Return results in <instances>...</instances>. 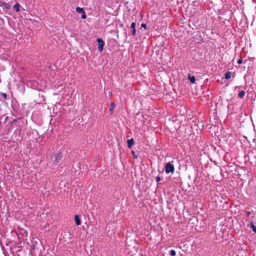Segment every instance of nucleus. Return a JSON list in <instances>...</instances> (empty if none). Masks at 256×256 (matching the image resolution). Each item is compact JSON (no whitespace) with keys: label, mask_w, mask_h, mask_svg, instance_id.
<instances>
[{"label":"nucleus","mask_w":256,"mask_h":256,"mask_svg":"<svg viewBox=\"0 0 256 256\" xmlns=\"http://www.w3.org/2000/svg\"><path fill=\"white\" fill-rule=\"evenodd\" d=\"M62 158V153L60 152L53 154L51 156V160L54 166H56Z\"/></svg>","instance_id":"1"},{"label":"nucleus","mask_w":256,"mask_h":256,"mask_svg":"<svg viewBox=\"0 0 256 256\" xmlns=\"http://www.w3.org/2000/svg\"><path fill=\"white\" fill-rule=\"evenodd\" d=\"M166 172L168 174L170 172L173 173L174 171V165L170 162H168L165 166Z\"/></svg>","instance_id":"2"},{"label":"nucleus","mask_w":256,"mask_h":256,"mask_svg":"<svg viewBox=\"0 0 256 256\" xmlns=\"http://www.w3.org/2000/svg\"><path fill=\"white\" fill-rule=\"evenodd\" d=\"M96 41L98 42V50L100 52H102L103 50V48L104 44V43L102 39L100 38H98L96 40Z\"/></svg>","instance_id":"3"},{"label":"nucleus","mask_w":256,"mask_h":256,"mask_svg":"<svg viewBox=\"0 0 256 256\" xmlns=\"http://www.w3.org/2000/svg\"><path fill=\"white\" fill-rule=\"evenodd\" d=\"M136 24L135 22H132L131 24V28L132 29V35L133 36H134L136 34Z\"/></svg>","instance_id":"4"},{"label":"nucleus","mask_w":256,"mask_h":256,"mask_svg":"<svg viewBox=\"0 0 256 256\" xmlns=\"http://www.w3.org/2000/svg\"><path fill=\"white\" fill-rule=\"evenodd\" d=\"M4 6L6 9H9L10 8V5L9 4L0 0V6Z\"/></svg>","instance_id":"5"},{"label":"nucleus","mask_w":256,"mask_h":256,"mask_svg":"<svg viewBox=\"0 0 256 256\" xmlns=\"http://www.w3.org/2000/svg\"><path fill=\"white\" fill-rule=\"evenodd\" d=\"M128 146V148H131L134 144V138H130L127 140Z\"/></svg>","instance_id":"6"},{"label":"nucleus","mask_w":256,"mask_h":256,"mask_svg":"<svg viewBox=\"0 0 256 256\" xmlns=\"http://www.w3.org/2000/svg\"><path fill=\"white\" fill-rule=\"evenodd\" d=\"M114 108H115V104L114 102H111V103L110 104V107L109 108V110L110 112V114H113Z\"/></svg>","instance_id":"7"},{"label":"nucleus","mask_w":256,"mask_h":256,"mask_svg":"<svg viewBox=\"0 0 256 256\" xmlns=\"http://www.w3.org/2000/svg\"><path fill=\"white\" fill-rule=\"evenodd\" d=\"M74 220L77 226H79L81 224V220L78 215L76 214L74 216Z\"/></svg>","instance_id":"8"},{"label":"nucleus","mask_w":256,"mask_h":256,"mask_svg":"<svg viewBox=\"0 0 256 256\" xmlns=\"http://www.w3.org/2000/svg\"><path fill=\"white\" fill-rule=\"evenodd\" d=\"M188 79L191 83L194 84L196 82V78L194 76H191L190 74H189L188 76Z\"/></svg>","instance_id":"9"},{"label":"nucleus","mask_w":256,"mask_h":256,"mask_svg":"<svg viewBox=\"0 0 256 256\" xmlns=\"http://www.w3.org/2000/svg\"><path fill=\"white\" fill-rule=\"evenodd\" d=\"M20 4L17 2L14 6V9L16 10V12H18L20 11Z\"/></svg>","instance_id":"10"},{"label":"nucleus","mask_w":256,"mask_h":256,"mask_svg":"<svg viewBox=\"0 0 256 256\" xmlns=\"http://www.w3.org/2000/svg\"><path fill=\"white\" fill-rule=\"evenodd\" d=\"M224 77H225V78L226 79V80H228V79L230 78H231V72H226L224 74Z\"/></svg>","instance_id":"11"},{"label":"nucleus","mask_w":256,"mask_h":256,"mask_svg":"<svg viewBox=\"0 0 256 256\" xmlns=\"http://www.w3.org/2000/svg\"><path fill=\"white\" fill-rule=\"evenodd\" d=\"M76 11L80 14H82L84 12V8L80 7H78L76 8Z\"/></svg>","instance_id":"12"},{"label":"nucleus","mask_w":256,"mask_h":256,"mask_svg":"<svg viewBox=\"0 0 256 256\" xmlns=\"http://www.w3.org/2000/svg\"><path fill=\"white\" fill-rule=\"evenodd\" d=\"M245 94V92L244 90H241L239 92L238 96L240 98H242Z\"/></svg>","instance_id":"13"},{"label":"nucleus","mask_w":256,"mask_h":256,"mask_svg":"<svg viewBox=\"0 0 256 256\" xmlns=\"http://www.w3.org/2000/svg\"><path fill=\"white\" fill-rule=\"evenodd\" d=\"M170 254L171 256H176V252L174 250H171L170 251Z\"/></svg>","instance_id":"14"},{"label":"nucleus","mask_w":256,"mask_h":256,"mask_svg":"<svg viewBox=\"0 0 256 256\" xmlns=\"http://www.w3.org/2000/svg\"><path fill=\"white\" fill-rule=\"evenodd\" d=\"M251 227L252 228L253 231L256 232V226H254L252 223L251 224Z\"/></svg>","instance_id":"15"},{"label":"nucleus","mask_w":256,"mask_h":256,"mask_svg":"<svg viewBox=\"0 0 256 256\" xmlns=\"http://www.w3.org/2000/svg\"><path fill=\"white\" fill-rule=\"evenodd\" d=\"M141 26H142V28H144L145 30H146V28H147L146 24H144V23H142L141 24Z\"/></svg>","instance_id":"16"},{"label":"nucleus","mask_w":256,"mask_h":256,"mask_svg":"<svg viewBox=\"0 0 256 256\" xmlns=\"http://www.w3.org/2000/svg\"><path fill=\"white\" fill-rule=\"evenodd\" d=\"M86 13H85V12H84V13H82V19H85L86 18Z\"/></svg>","instance_id":"17"},{"label":"nucleus","mask_w":256,"mask_h":256,"mask_svg":"<svg viewBox=\"0 0 256 256\" xmlns=\"http://www.w3.org/2000/svg\"><path fill=\"white\" fill-rule=\"evenodd\" d=\"M2 95L4 99L6 100L7 98V95L6 94L2 93Z\"/></svg>","instance_id":"18"},{"label":"nucleus","mask_w":256,"mask_h":256,"mask_svg":"<svg viewBox=\"0 0 256 256\" xmlns=\"http://www.w3.org/2000/svg\"><path fill=\"white\" fill-rule=\"evenodd\" d=\"M243 62V60H242V58H240L238 61V63L239 64H241Z\"/></svg>","instance_id":"19"},{"label":"nucleus","mask_w":256,"mask_h":256,"mask_svg":"<svg viewBox=\"0 0 256 256\" xmlns=\"http://www.w3.org/2000/svg\"><path fill=\"white\" fill-rule=\"evenodd\" d=\"M156 182H159L160 180V176H157L156 177Z\"/></svg>","instance_id":"20"},{"label":"nucleus","mask_w":256,"mask_h":256,"mask_svg":"<svg viewBox=\"0 0 256 256\" xmlns=\"http://www.w3.org/2000/svg\"><path fill=\"white\" fill-rule=\"evenodd\" d=\"M132 153L134 154V158H136L138 157L136 156V154H134V151L132 152Z\"/></svg>","instance_id":"21"},{"label":"nucleus","mask_w":256,"mask_h":256,"mask_svg":"<svg viewBox=\"0 0 256 256\" xmlns=\"http://www.w3.org/2000/svg\"><path fill=\"white\" fill-rule=\"evenodd\" d=\"M250 212H247V214H248V215H250Z\"/></svg>","instance_id":"22"},{"label":"nucleus","mask_w":256,"mask_h":256,"mask_svg":"<svg viewBox=\"0 0 256 256\" xmlns=\"http://www.w3.org/2000/svg\"><path fill=\"white\" fill-rule=\"evenodd\" d=\"M16 120H13V122H16Z\"/></svg>","instance_id":"23"}]
</instances>
